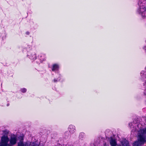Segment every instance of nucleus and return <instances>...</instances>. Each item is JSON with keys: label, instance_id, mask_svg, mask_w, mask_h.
Returning a JSON list of instances; mask_svg holds the SVG:
<instances>
[{"label": "nucleus", "instance_id": "nucleus-15", "mask_svg": "<svg viewBox=\"0 0 146 146\" xmlns=\"http://www.w3.org/2000/svg\"><path fill=\"white\" fill-rule=\"evenodd\" d=\"M145 49H146V48H145Z\"/></svg>", "mask_w": 146, "mask_h": 146}, {"label": "nucleus", "instance_id": "nucleus-11", "mask_svg": "<svg viewBox=\"0 0 146 146\" xmlns=\"http://www.w3.org/2000/svg\"><path fill=\"white\" fill-rule=\"evenodd\" d=\"M60 80V79H57V80H56L55 79H54V82H56L57 81H58V80Z\"/></svg>", "mask_w": 146, "mask_h": 146}, {"label": "nucleus", "instance_id": "nucleus-2", "mask_svg": "<svg viewBox=\"0 0 146 146\" xmlns=\"http://www.w3.org/2000/svg\"><path fill=\"white\" fill-rule=\"evenodd\" d=\"M22 140L18 143L17 146H39L36 142L27 141L24 143L23 141V139Z\"/></svg>", "mask_w": 146, "mask_h": 146}, {"label": "nucleus", "instance_id": "nucleus-5", "mask_svg": "<svg viewBox=\"0 0 146 146\" xmlns=\"http://www.w3.org/2000/svg\"><path fill=\"white\" fill-rule=\"evenodd\" d=\"M110 143L111 146H116L117 145L116 140L111 138L110 141Z\"/></svg>", "mask_w": 146, "mask_h": 146}, {"label": "nucleus", "instance_id": "nucleus-3", "mask_svg": "<svg viewBox=\"0 0 146 146\" xmlns=\"http://www.w3.org/2000/svg\"><path fill=\"white\" fill-rule=\"evenodd\" d=\"M17 138L16 137H12L9 140L10 143L11 145L15 144L17 141Z\"/></svg>", "mask_w": 146, "mask_h": 146}, {"label": "nucleus", "instance_id": "nucleus-4", "mask_svg": "<svg viewBox=\"0 0 146 146\" xmlns=\"http://www.w3.org/2000/svg\"><path fill=\"white\" fill-rule=\"evenodd\" d=\"M68 131L71 133H74L75 131V127L74 126L70 125L68 129Z\"/></svg>", "mask_w": 146, "mask_h": 146}, {"label": "nucleus", "instance_id": "nucleus-9", "mask_svg": "<svg viewBox=\"0 0 146 146\" xmlns=\"http://www.w3.org/2000/svg\"><path fill=\"white\" fill-rule=\"evenodd\" d=\"M29 58L32 60H35L36 58V56L35 54L33 53L30 56Z\"/></svg>", "mask_w": 146, "mask_h": 146}, {"label": "nucleus", "instance_id": "nucleus-8", "mask_svg": "<svg viewBox=\"0 0 146 146\" xmlns=\"http://www.w3.org/2000/svg\"><path fill=\"white\" fill-rule=\"evenodd\" d=\"M58 68V66L57 64H54L53 65L52 70L53 71L57 70Z\"/></svg>", "mask_w": 146, "mask_h": 146}, {"label": "nucleus", "instance_id": "nucleus-10", "mask_svg": "<svg viewBox=\"0 0 146 146\" xmlns=\"http://www.w3.org/2000/svg\"><path fill=\"white\" fill-rule=\"evenodd\" d=\"M27 90L25 88H23L21 89V91L23 93H25L26 91Z\"/></svg>", "mask_w": 146, "mask_h": 146}, {"label": "nucleus", "instance_id": "nucleus-13", "mask_svg": "<svg viewBox=\"0 0 146 146\" xmlns=\"http://www.w3.org/2000/svg\"><path fill=\"white\" fill-rule=\"evenodd\" d=\"M144 92L145 94H146V90L144 91Z\"/></svg>", "mask_w": 146, "mask_h": 146}, {"label": "nucleus", "instance_id": "nucleus-14", "mask_svg": "<svg viewBox=\"0 0 146 146\" xmlns=\"http://www.w3.org/2000/svg\"><path fill=\"white\" fill-rule=\"evenodd\" d=\"M7 106H9V104H7Z\"/></svg>", "mask_w": 146, "mask_h": 146}, {"label": "nucleus", "instance_id": "nucleus-12", "mask_svg": "<svg viewBox=\"0 0 146 146\" xmlns=\"http://www.w3.org/2000/svg\"><path fill=\"white\" fill-rule=\"evenodd\" d=\"M144 73V71H141V74H142V73H143H143Z\"/></svg>", "mask_w": 146, "mask_h": 146}, {"label": "nucleus", "instance_id": "nucleus-7", "mask_svg": "<svg viewBox=\"0 0 146 146\" xmlns=\"http://www.w3.org/2000/svg\"><path fill=\"white\" fill-rule=\"evenodd\" d=\"M146 10V8L143 6H141L140 7L139 13H143Z\"/></svg>", "mask_w": 146, "mask_h": 146}, {"label": "nucleus", "instance_id": "nucleus-1", "mask_svg": "<svg viewBox=\"0 0 146 146\" xmlns=\"http://www.w3.org/2000/svg\"><path fill=\"white\" fill-rule=\"evenodd\" d=\"M138 140L133 144V146H141L145 142L146 138V127L140 129L138 131Z\"/></svg>", "mask_w": 146, "mask_h": 146}, {"label": "nucleus", "instance_id": "nucleus-6", "mask_svg": "<svg viewBox=\"0 0 146 146\" xmlns=\"http://www.w3.org/2000/svg\"><path fill=\"white\" fill-rule=\"evenodd\" d=\"M122 146H129V143L125 139L121 142Z\"/></svg>", "mask_w": 146, "mask_h": 146}]
</instances>
